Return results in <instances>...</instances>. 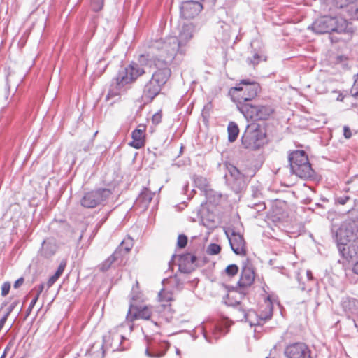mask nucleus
<instances>
[{"instance_id": "1", "label": "nucleus", "mask_w": 358, "mask_h": 358, "mask_svg": "<svg viewBox=\"0 0 358 358\" xmlns=\"http://www.w3.org/2000/svg\"><path fill=\"white\" fill-rule=\"evenodd\" d=\"M157 55L150 48L147 54L140 55L138 59L141 64L156 68L143 87L142 98L146 101H152L160 93L171 74L169 67L171 62H165V58Z\"/></svg>"}, {"instance_id": "2", "label": "nucleus", "mask_w": 358, "mask_h": 358, "mask_svg": "<svg viewBox=\"0 0 358 358\" xmlns=\"http://www.w3.org/2000/svg\"><path fill=\"white\" fill-rule=\"evenodd\" d=\"M195 27L192 23L185 24L176 36H169L165 40H157L152 43L150 48L159 57L165 58V62H172L178 55L185 52V47L193 37Z\"/></svg>"}, {"instance_id": "3", "label": "nucleus", "mask_w": 358, "mask_h": 358, "mask_svg": "<svg viewBox=\"0 0 358 358\" xmlns=\"http://www.w3.org/2000/svg\"><path fill=\"white\" fill-rule=\"evenodd\" d=\"M311 29L316 34H324L331 32L338 34L352 33V27L346 20L338 17L322 16L314 21Z\"/></svg>"}, {"instance_id": "4", "label": "nucleus", "mask_w": 358, "mask_h": 358, "mask_svg": "<svg viewBox=\"0 0 358 358\" xmlns=\"http://www.w3.org/2000/svg\"><path fill=\"white\" fill-rule=\"evenodd\" d=\"M239 85L232 87L229 94L234 102L236 103V107L240 110V105L251 104L250 101L258 94L260 87L256 82H250L248 80H241Z\"/></svg>"}, {"instance_id": "5", "label": "nucleus", "mask_w": 358, "mask_h": 358, "mask_svg": "<svg viewBox=\"0 0 358 358\" xmlns=\"http://www.w3.org/2000/svg\"><path fill=\"white\" fill-rule=\"evenodd\" d=\"M353 236L352 231H348L342 226L336 232L337 247L342 257L348 261L358 258V238L353 241L350 246L346 247Z\"/></svg>"}, {"instance_id": "6", "label": "nucleus", "mask_w": 358, "mask_h": 358, "mask_svg": "<svg viewBox=\"0 0 358 358\" xmlns=\"http://www.w3.org/2000/svg\"><path fill=\"white\" fill-rule=\"evenodd\" d=\"M290 169L293 173L301 178H308L313 176L314 171L308 162L305 151L295 150L289 155Z\"/></svg>"}, {"instance_id": "7", "label": "nucleus", "mask_w": 358, "mask_h": 358, "mask_svg": "<svg viewBox=\"0 0 358 358\" xmlns=\"http://www.w3.org/2000/svg\"><path fill=\"white\" fill-rule=\"evenodd\" d=\"M265 141V131L257 123L248 124L241 137L244 148L252 150L259 149L264 144Z\"/></svg>"}, {"instance_id": "8", "label": "nucleus", "mask_w": 358, "mask_h": 358, "mask_svg": "<svg viewBox=\"0 0 358 358\" xmlns=\"http://www.w3.org/2000/svg\"><path fill=\"white\" fill-rule=\"evenodd\" d=\"M111 195L109 189L99 188L85 193L80 199V204L86 208H93L106 201Z\"/></svg>"}, {"instance_id": "9", "label": "nucleus", "mask_w": 358, "mask_h": 358, "mask_svg": "<svg viewBox=\"0 0 358 358\" xmlns=\"http://www.w3.org/2000/svg\"><path fill=\"white\" fill-rule=\"evenodd\" d=\"M245 119L254 121L266 120L273 113V109L268 106L254 104L240 105L239 110Z\"/></svg>"}, {"instance_id": "10", "label": "nucleus", "mask_w": 358, "mask_h": 358, "mask_svg": "<svg viewBox=\"0 0 358 358\" xmlns=\"http://www.w3.org/2000/svg\"><path fill=\"white\" fill-rule=\"evenodd\" d=\"M225 167L228 171V174L225 175L227 182L234 192H240L245 187V176L230 163L225 164Z\"/></svg>"}, {"instance_id": "11", "label": "nucleus", "mask_w": 358, "mask_h": 358, "mask_svg": "<svg viewBox=\"0 0 358 358\" xmlns=\"http://www.w3.org/2000/svg\"><path fill=\"white\" fill-rule=\"evenodd\" d=\"M139 63L140 64L136 62H131L128 66L119 70L117 76L119 77V80L122 84H130L145 73L141 65L146 64H141L140 62Z\"/></svg>"}, {"instance_id": "12", "label": "nucleus", "mask_w": 358, "mask_h": 358, "mask_svg": "<svg viewBox=\"0 0 358 358\" xmlns=\"http://www.w3.org/2000/svg\"><path fill=\"white\" fill-rule=\"evenodd\" d=\"M286 358H312L311 350L303 342H296L287 345L284 349Z\"/></svg>"}, {"instance_id": "13", "label": "nucleus", "mask_w": 358, "mask_h": 358, "mask_svg": "<svg viewBox=\"0 0 358 358\" xmlns=\"http://www.w3.org/2000/svg\"><path fill=\"white\" fill-rule=\"evenodd\" d=\"M152 317V310L150 307L146 306H136L131 305L129 308L126 319L127 320L130 322H132L138 319H142L145 320H152V325L155 326V327H157V322L153 321Z\"/></svg>"}, {"instance_id": "14", "label": "nucleus", "mask_w": 358, "mask_h": 358, "mask_svg": "<svg viewBox=\"0 0 358 358\" xmlns=\"http://www.w3.org/2000/svg\"><path fill=\"white\" fill-rule=\"evenodd\" d=\"M226 236L229 240L233 252L238 255L244 257L246 255L247 249L245 241L242 235L234 230L225 231Z\"/></svg>"}, {"instance_id": "15", "label": "nucleus", "mask_w": 358, "mask_h": 358, "mask_svg": "<svg viewBox=\"0 0 358 358\" xmlns=\"http://www.w3.org/2000/svg\"><path fill=\"white\" fill-rule=\"evenodd\" d=\"M124 327L123 324H120L110 330L108 334L103 336L105 343L108 344L113 350H118L121 346L122 341L125 339L122 334Z\"/></svg>"}, {"instance_id": "16", "label": "nucleus", "mask_w": 358, "mask_h": 358, "mask_svg": "<svg viewBox=\"0 0 358 358\" xmlns=\"http://www.w3.org/2000/svg\"><path fill=\"white\" fill-rule=\"evenodd\" d=\"M255 271L252 264L247 259L243 264L240 279L238 282L240 287H250L255 280Z\"/></svg>"}, {"instance_id": "17", "label": "nucleus", "mask_w": 358, "mask_h": 358, "mask_svg": "<svg viewBox=\"0 0 358 358\" xmlns=\"http://www.w3.org/2000/svg\"><path fill=\"white\" fill-rule=\"evenodd\" d=\"M202 9L203 6L199 1H186L180 6V14L185 19H191L198 15Z\"/></svg>"}, {"instance_id": "18", "label": "nucleus", "mask_w": 358, "mask_h": 358, "mask_svg": "<svg viewBox=\"0 0 358 358\" xmlns=\"http://www.w3.org/2000/svg\"><path fill=\"white\" fill-rule=\"evenodd\" d=\"M169 348L166 342L157 343L155 341L148 342L145 355L150 358H159L164 355Z\"/></svg>"}, {"instance_id": "19", "label": "nucleus", "mask_w": 358, "mask_h": 358, "mask_svg": "<svg viewBox=\"0 0 358 358\" xmlns=\"http://www.w3.org/2000/svg\"><path fill=\"white\" fill-rule=\"evenodd\" d=\"M178 266L180 272L189 273L196 268L197 258L195 255L191 253L180 255Z\"/></svg>"}, {"instance_id": "20", "label": "nucleus", "mask_w": 358, "mask_h": 358, "mask_svg": "<svg viewBox=\"0 0 358 358\" xmlns=\"http://www.w3.org/2000/svg\"><path fill=\"white\" fill-rule=\"evenodd\" d=\"M127 85L125 83H120L119 80V77L117 76L114 78L110 83V88L108 90V92L106 95V100L109 101L110 99H114L113 101L115 102L116 100H117L122 92H124V87Z\"/></svg>"}, {"instance_id": "21", "label": "nucleus", "mask_w": 358, "mask_h": 358, "mask_svg": "<svg viewBox=\"0 0 358 358\" xmlns=\"http://www.w3.org/2000/svg\"><path fill=\"white\" fill-rule=\"evenodd\" d=\"M341 306L347 315L348 320L358 315V300L352 298H345L342 301Z\"/></svg>"}, {"instance_id": "22", "label": "nucleus", "mask_w": 358, "mask_h": 358, "mask_svg": "<svg viewBox=\"0 0 358 358\" xmlns=\"http://www.w3.org/2000/svg\"><path fill=\"white\" fill-rule=\"evenodd\" d=\"M271 316L272 309L269 307L268 312L266 315L261 314L259 316H257L255 312H250L245 315V318L248 320L250 325L252 327L262 325V322H265L266 320L271 319Z\"/></svg>"}, {"instance_id": "23", "label": "nucleus", "mask_w": 358, "mask_h": 358, "mask_svg": "<svg viewBox=\"0 0 358 358\" xmlns=\"http://www.w3.org/2000/svg\"><path fill=\"white\" fill-rule=\"evenodd\" d=\"M144 131L145 129L143 127H142V128L136 129L133 131L131 134L132 141H131L129 145L136 149H139L143 147L145 144Z\"/></svg>"}, {"instance_id": "24", "label": "nucleus", "mask_w": 358, "mask_h": 358, "mask_svg": "<svg viewBox=\"0 0 358 358\" xmlns=\"http://www.w3.org/2000/svg\"><path fill=\"white\" fill-rule=\"evenodd\" d=\"M57 250V245L54 240L48 239L42 243L41 254L45 258L52 257Z\"/></svg>"}, {"instance_id": "25", "label": "nucleus", "mask_w": 358, "mask_h": 358, "mask_svg": "<svg viewBox=\"0 0 358 358\" xmlns=\"http://www.w3.org/2000/svg\"><path fill=\"white\" fill-rule=\"evenodd\" d=\"M155 192H151L148 188H144L137 199V201L142 203L143 208H147L152 199Z\"/></svg>"}, {"instance_id": "26", "label": "nucleus", "mask_w": 358, "mask_h": 358, "mask_svg": "<svg viewBox=\"0 0 358 358\" xmlns=\"http://www.w3.org/2000/svg\"><path fill=\"white\" fill-rule=\"evenodd\" d=\"M227 131L229 141L230 142L235 141L239 133V129L237 124L234 122H230L228 124Z\"/></svg>"}, {"instance_id": "27", "label": "nucleus", "mask_w": 358, "mask_h": 358, "mask_svg": "<svg viewBox=\"0 0 358 358\" xmlns=\"http://www.w3.org/2000/svg\"><path fill=\"white\" fill-rule=\"evenodd\" d=\"M208 201L213 203H217L219 202L221 194L217 193V192L213 190L210 187L207 188L205 192H203Z\"/></svg>"}, {"instance_id": "28", "label": "nucleus", "mask_w": 358, "mask_h": 358, "mask_svg": "<svg viewBox=\"0 0 358 358\" xmlns=\"http://www.w3.org/2000/svg\"><path fill=\"white\" fill-rule=\"evenodd\" d=\"M194 182L196 187L199 188L203 192L209 187L207 180L201 176H194Z\"/></svg>"}, {"instance_id": "29", "label": "nucleus", "mask_w": 358, "mask_h": 358, "mask_svg": "<svg viewBox=\"0 0 358 358\" xmlns=\"http://www.w3.org/2000/svg\"><path fill=\"white\" fill-rule=\"evenodd\" d=\"M355 1L351 3L347 7V11L349 15L355 20H358V3H355Z\"/></svg>"}, {"instance_id": "30", "label": "nucleus", "mask_w": 358, "mask_h": 358, "mask_svg": "<svg viewBox=\"0 0 358 358\" xmlns=\"http://www.w3.org/2000/svg\"><path fill=\"white\" fill-rule=\"evenodd\" d=\"M132 246L133 241L131 238H128L127 239L123 240L118 248L124 251V254H127L131 249Z\"/></svg>"}, {"instance_id": "31", "label": "nucleus", "mask_w": 358, "mask_h": 358, "mask_svg": "<svg viewBox=\"0 0 358 358\" xmlns=\"http://www.w3.org/2000/svg\"><path fill=\"white\" fill-rule=\"evenodd\" d=\"M125 255L126 254H124V251L117 247L110 256L116 262L117 264L119 265L122 263Z\"/></svg>"}, {"instance_id": "32", "label": "nucleus", "mask_w": 358, "mask_h": 358, "mask_svg": "<svg viewBox=\"0 0 358 358\" xmlns=\"http://www.w3.org/2000/svg\"><path fill=\"white\" fill-rule=\"evenodd\" d=\"M113 264H117V263L111 256H110L100 265V270L102 271H106L112 266Z\"/></svg>"}, {"instance_id": "33", "label": "nucleus", "mask_w": 358, "mask_h": 358, "mask_svg": "<svg viewBox=\"0 0 358 358\" xmlns=\"http://www.w3.org/2000/svg\"><path fill=\"white\" fill-rule=\"evenodd\" d=\"M357 0H332V3L339 8L348 7L351 3L356 1Z\"/></svg>"}, {"instance_id": "34", "label": "nucleus", "mask_w": 358, "mask_h": 358, "mask_svg": "<svg viewBox=\"0 0 358 358\" xmlns=\"http://www.w3.org/2000/svg\"><path fill=\"white\" fill-rule=\"evenodd\" d=\"M221 247L216 243H210L207 248V252L209 255H215L220 252Z\"/></svg>"}, {"instance_id": "35", "label": "nucleus", "mask_w": 358, "mask_h": 358, "mask_svg": "<svg viewBox=\"0 0 358 358\" xmlns=\"http://www.w3.org/2000/svg\"><path fill=\"white\" fill-rule=\"evenodd\" d=\"M104 0H92L91 8L95 12L101 10L103 6Z\"/></svg>"}, {"instance_id": "36", "label": "nucleus", "mask_w": 358, "mask_h": 358, "mask_svg": "<svg viewBox=\"0 0 358 358\" xmlns=\"http://www.w3.org/2000/svg\"><path fill=\"white\" fill-rule=\"evenodd\" d=\"M226 273L229 276H234L238 271V267L236 264H230L225 269Z\"/></svg>"}, {"instance_id": "37", "label": "nucleus", "mask_w": 358, "mask_h": 358, "mask_svg": "<svg viewBox=\"0 0 358 358\" xmlns=\"http://www.w3.org/2000/svg\"><path fill=\"white\" fill-rule=\"evenodd\" d=\"M187 243V237L183 234H180L178 237V246L180 248L185 247Z\"/></svg>"}, {"instance_id": "38", "label": "nucleus", "mask_w": 358, "mask_h": 358, "mask_svg": "<svg viewBox=\"0 0 358 358\" xmlns=\"http://www.w3.org/2000/svg\"><path fill=\"white\" fill-rule=\"evenodd\" d=\"M261 59L266 60V58L262 59V56L259 55L258 53H255L252 58L248 59L250 64H252L253 66L257 65Z\"/></svg>"}, {"instance_id": "39", "label": "nucleus", "mask_w": 358, "mask_h": 358, "mask_svg": "<svg viewBox=\"0 0 358 358\" xmlns=\"http://www.w3.org/2000/svg\"><path fill=\"white\" fill-rule=\"evenodd\" d=\"M159 299L160 301L169 302L171 301V294L166 292L164 290H162L159 293Z\"/></svg>"}, {"instance_id": "40", "label": "nucleus", "mask_w": 358, "mask_h": 358, "mask_svg": "<svg viewBox=\"0 0 358 358\" xmlns=\"http://www.w3.org/2000/svg\"><path fill=\"white\" fill-rule=\"evenodd\" d=\"M350 93L354 97L358 96V73L355 80L354 85L350 90Z\"/></svg>"}, {"instance_id": "41", "label": "nucleus", "mask_w": 358, "mask_h": 358, "mask_svg": "<svg viewBox=\"0 0 358 358\" xmlns=\"http://www.w3.org/2000/svg\"><path fill=\"white\" fill-rule=\"evenodd\" d=\"M18 303H19L18 300H15V301H13L10 303V305L9 306V307L8 308L7 312L3 315V317H5L7 320L10 313L14 310V308L18 305Z\"/></svg>"}, {"instance_id": "42", "label": "nucleus", "mask_w": 358, "mask_h": 358, "mask_svg": "<svg viewBox=\"0 0 358 358\" xmlns=\"http://www.w3.org/2000/svg\"><path fill=\"white\" fill-rule=\"evenodd\" d=\"M10 284L8 282H5L1 287V295L6 296L10 291Z\"/></svg>"}, {"instance_id": "43", "label": "nucleus", "mask_w": 358, "mask_h": 358, "mask_svg": "<svg viewBox=\"0 0 358 358\" xmlns=\"http://www.w3.org/2000/svg\"><path fill=\"white\" fill-rule=\"evenodd\" d=\"M38 297H39V294H36V295L34 296V298L31 300V301L27 310V316H28L30 314L32 308H34L36 303L37 302Z\"/></svg>"}, {"instance_id": "44", "label": "nucleus", "mask_w": 358, "mask_h": 358, "mask_svg": "<svg viewBox=\"0 0 358 358\" xmlns=\"http://www.w3.org/2000/svg\"><path fill=\"white\" fill-rule=\"evenodd\" d=\"M350 199V197L347 195H343L341 196H338L336 199V203L344 205Z\"/></svg>"}, {"instance_id": "45", "label": "nucleus", "mask_w": 358, "mask_h": 358, "mask_svg": "<svg viewBox=\"0 0 358 358\" xmlns=\"http://www.w3.org/2000/svg\"><path fill=\"white\" fill-rule=\"evenodd\" d=\"M349 325L351 324L358 332V314L348 320Z\"/></svg>"}, {"instance_id": "46", "label": "nucleus", "mask_w": 358, "mask_h": 358, "mask_svg": "<svg viewBox=\"0 0 358 358\" xmlns=\"http://www.w3.org/2000/svg\"><path fill=\"white\" fill-rule=\"evenodd\" d=\"M66 266V260H62L60 262V264H59V265L56 272H59V273H60L62 275L64 271V268H65Z\"/></svg>"}, {"instance_id": "47", "label": "nucleus", "mask_w": 358, "mask_h": 358, "mask_svg": "<svg viewBox=\"0 0 358 358\" xmlns=\"http://www.w3.org/2000/svg\"><path fill=\"white\" fill-rule=\"evenodd\" d=\"M252 196L254 198H257L261 194V192L258 189L257 186L252 185L251 186Z\"/></svg>"}, {"instance_id": "48", "label": "nucleus", "mask_w": 358, "mask_h": 358, "mask_svg": "<svg viewBox=\"0 0 358 358\" xmlns=\"http://www.w3.org/2000/svg\"><path fill=\"white\" fill-rule=\"evenodd\" d=\"M343 135L345 136V138L348 139L350 138H351L352 136V132H351V130L350 129L347 127V126H345L343 127Z\"/></svg>"}, {"instance_id": "49", "label": "nucleus", "mask_w": 358, "mask_h": 358, "mask_svg": "<svg viewBox=\"0 0 358 358\" xmlns=\"http://www.w3.org/2000/svg\"><path fill=\"white\" fill-rule=\"evenodd\" d=\"M254 206H255L253 208L258 212L265 209V204L264 203H255Z\"/></svg>"}, {"instance_id": "50", "label": "nucleus", "mask_w": 358, "mask_h": 358, "mask_svg": "<svg viewBox=\"0 0 358 358\" xmlns=\"http://www.w3.org/2000/svg\"><path fill=\"white\" fill-rule=\"evenodd\" d=\"M222 329L220 327H216L213 332V336L215 340H217L221 335V331Z\"/></svg>"}, {"instance_id": "51", "label": "nucleus", "mask_w": 358, "mask_h": 358, "mask_svg": "<svg viewBox=\"0 0 358 358\" xmlns=\"http://www.w3.org/2000/svg\"><path fill=\"white\" fill-rule=\"evenodd\" d=\"M23 283H24V278H20L15 282L13 287H14V288L17 289L19 287H20Z\"/></svg>"}, {"instance_id": "52", "label": "nucleus", "mask_w": 358, "mask_h": 358, "mask_svg": "<svg viewBox=\"0 0 358 358\" xmlns=\"http://www.w3.org/2000/svg\"><path fill=\"white\" fill-rule=\"evenodd\" d=\"M56 281H57V280L55 279V278L52 275L48 280V282H47L48 287H52Z\"/></svg>"}, {"instance_id": "53", "label": "nucleus", "mask_w": 358, "mask_h": 358, "mask_svg": "<svg viewBox=\"0 0 358 358\" xmlns=\"http://www.w3.org/2000/svg\"><path fill=\"white\" fill-rule=\"evenodd\" d=\"M353 272L358 275V261L353 266Z\"/></svg>"}, {"instance_id": "54", "label": "nucleus", "mask_w": 358, "mask_h": 358, "mask_svg": "<svg viewBox=\"0 0 358 358\" xmlns=\"http://www.w3.org/2000/svg\"><path fill=\"white\" fill-rule=\"evenodd\" d=\"M6 319L5 317H2L1 320H0V331L1 330V329L3 328L5 322H6Z\"/></svg>"}, {"instance_id": "55", "label": "nucleus", "mask_w": 358, "mask_h": 358, "mask_svg": "<svg viewBox=\"0 0 358 358\" xmlns=\"http://www.w3.org/2000/svg\"><path fill=\"white\" fill-rule=\"evenodd\" d=\"M61 275H62L59 273V272H55V273L52 276L55 278V279L57 280Z\"/></svg>"}, {"instance_id": "56", "label": "nucleus", "mask_w": 358, "mask_h": 358, "mask_svg": "<svg viewBox=\"0 0 358 358\" xmlns=\"http://www.w3.org/2000/svg\"><path fill=\"white\" fill-rule=\"evenodd\" d=\"M61 275H62L59 273V272H55V273L52 276L55 278V279L57 280Z\"/></svg>"}, {"instance_id": "57", "label": "nucleus", "mask_w": 358, "mask_h": 358, "mask_svg": "<svg viewBox=\"0 0 358 358\" xmlns=\"http://www.w3.org/2000/svg\"><path fill=\"white\" fill-rule=\"evenodd\" d=\"M307 276L309 280H311L312 279V273L310 271H307Z\"/></svg>"}, {"instance_id": "58", "label": "nucleus", "mask_w": 358, "mask_h": 358, "mask_svg": "<svg viewBox=\"0 0 358 358\" xmlns=\"http://www.w3.org/2000/svg\"><path fill=\"white\" fill-rule=\"evenodd\" d=\"M43 287H44L43 285H41L39 286V290H38V293H37V294H40L41 293V292L43 291Z\"/></svg>"}, {"instance_id": "59", "label": "nucleus", "mask_w": 358, "mask_h": 358, "mask_svg": "<svg viewBox=\"0 0 358 358\" xmlns=\"http://www.w3.org/2000/svg\"><path fill=\"white\" fill-rule=\"evenodd\" d=\"M7 350H8V347L5 349L3 355H1V357L0 358H5L6 357Z\"/></svg>"}, {"instance_id": "60", "label": "nucleus", "mask_w": 358, "mask_h": 358, "mask_svg": "<svg viewBox=\"0 0 358 358\" xmlns=\"http://www.w3.org/2000/svg\"><path fill=\"white\" fill-rule=\"evenodd\" d=\"M205 338L209 342V343H213V341L211 339H208L207 336L205 334Z\"/></svg>"}, {"instance_id": "61", "label": "nucleus", "mask_w": 358, "mask_h": 358, "mask_svg": "<svg viewBox=\"0 0 358 358\" xmlns=\"http://www.w3.org/2000/svg\"><path fill=\"white\" fill-rule=\"evenodd\" d=\"M187 188H188V184H187V185H185V187H184V190H185V191H187Z\"/></svg>"}, {"instance_id": "62", "label": "nucleus", "mask_w": 358, "mask_h": 358, "mask_svg": "<svg viewBox=\"0 0 358 358\" xmlns=\"http://www.w3.org/2000/svg\"><path fill=\"white\" fill-rule=\"evenodd\" d=\"M82 237H83V234H80V236H79L78 240H79V241H80V240H81V238H82Z\"/></svg>"}, {"instance_id": "63", "label": "nucleus", "mask_w": 358, "mask_h": 358, "mask_svg": "<svg viewBox=\"0 0 358 358\" xmlns=\"http://www.w3.org/2000/svg\"><path fill=\"white\" fill-rule=\"evenodd\" d=\"M176 353H177L178 355H179V354H180V350H179L178 349H177V350H176Z\"/></svg>"}, {"instance_id": "64", "label": "nucleus", "mask_w": 358, "mask_h": 358, "mask_svg": "<svg viewBox=\"0 0 358 358\" xmlns=\"http://www.w3.org/2000/svg\"><path fill=\"white\" fill-rule=\"evenodd\" d=\"M266 358H268V357H266Z\"/></svg>"}]
</instances>
